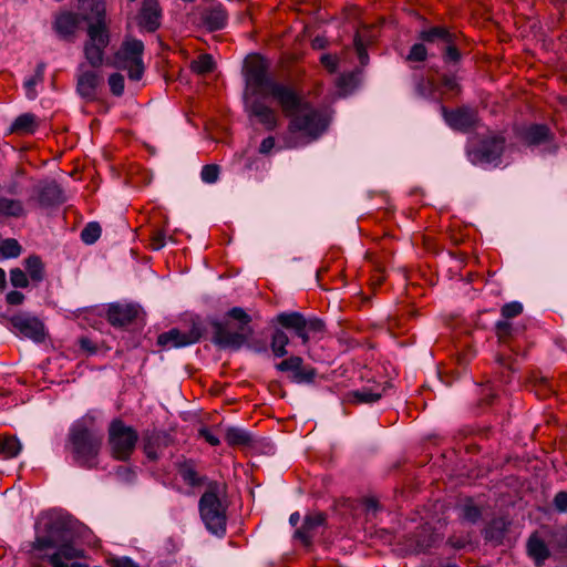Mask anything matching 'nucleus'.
Masks as SVG:
<instances>
[{"instance_id": "19", "label": "nucleus", "mask_w": 567, "mask_h": 567, "mask_svg": "<svg viewBox=\"0 0 567 567\" xmlns=\"http://www.w3.org/2000/svg\"><path fill=\"white\" fill-rule=\"evenodd\" d=\"M326 515L323 513H311L305 517L303 524L295 532V537L305 546H310L312 538L318 534L319 528L326 524Z\"/></svg>"}, {"instance_id": "35", "label": "nucleus", "mask_w": 567, "mask_h": 567, "mask_svg": "<svg viewBox=\"0 0 567 567\" xmlns=\"http://www.w3.org/2000/svg\"><path fill=\"white\" fill-rule=\"evenodd\" d=\"M22 449L20 441L16 436L0 437V454L4 458L17 456Z\"/></svg>"}, {"instance_id": "55", "label": "nucleus", "mask_w": 567, "mask_h": 567, "mask_svg": "<svg viewBox=\"0 0 567 567\" xmlns=\"http://www.w3.org/2000/svg\"><path fill=\"white\" fill-rule=\"evenodd\" d=\"M42 81L43 80H37V75H33L32 78H30L29 80L25 81L24 86L28 91L27 94H28L29 99L35 97L34 86Z\"/></svg>"}, {"instance_id": "10", "label": "nucleus", "mask_w": 567, "mask_h": 567, "mask_svg": "<svg viewBox=\"0 0 567 567\" xmlns=\"http://www.w3.org/2000/svg\"><path fill=\"white\" fill-rule=\"evenodd\" d=\"M89 40L84 44L85 59L92 68H99L103 63L104 50L109 45V30H100L99 27L87 28Z\"/></svg>"}, {"instance_id": "54", "label": "nucleus", "mask_w": 567, "mask_h": 567, "mask_svg": "<svg viewBox=\"0 0 567 567\" xmlns=\"http://www.w3.org/2000/svg\"><path fill=\"white\" fill-rule=\"evenodd\" d=\"M6 300L9 305L18 306L24 300V295L20 291L13 290L7 293Z\"/></svg>"}, {"instance_id": "60", "label": "nucleus", "mask_w": 567, "mask_h": 567, "mask_svg": "<svg viewBox=\"0 0 567 567\" xmlns=\"http://www.w3.org/2000/svg\"><path fill=\"white\" fill-rule=\"evenodd\" d=\"M321 63L329 69L331 72H333L337 68V60L330 54H324L321 56Z\"/></svg>"}, {"instance_id": "17", "label": "nucleus", "mask_w": 567, "mask_h": 567, "mask_svg": "<svg viewBox=\"0 0 567 567\" xmlns=\"http://www.w3.org/2000/svg\"><path fill=\"white\" fill-rule=\"evenodd\" d=\"M140 313L135 303H111L107 309V320L113 327H125L132 323Z\"/></svg>"}, {"instance_id": "44", "label": "nucleus", "mask_w": 567, "mask_h": 567, "mask_svg": "<svg viewBox=\"0 0 567 567\" xmlns=\"http://www.w3.org/2000/svg\"><path fill=\"white\" fill-rule=\"evenodd\" d=\"M427 56V50L424 45V42L422 43H415L411 47L410 52L406 56L408 61L411 62H423L426 60Z\"/></svg>"}, {"instance_id": "31", "label": "nucleus", "mask_w": 567, "mask_h": 567, "mask_svg": "<svg viewBox=\"0 0 567 567\" xmlns=\"http://www.w3.org/2000/svg\"><path fill=\"white\" fill-rule=\"evenodd\" d=\"M225 440L230 446L248 447L254 444V437L240 427H228Z\"/></svg>"}, {"instance_id": "26", "label": "nucleus", "mask_w": 567, "mask_h": 567, "mask_svg": "<svg viewBox=\"0 0 567 567\" xmlns=\"http://www.w3.org/2000/svg\"><path fill=\"white\" fill-rule=\"evenodd\" d=\"M526 549L528 556L535 561L537 567L543 566L545 560L550 556L548 546L536 533L529 536Z\"/></svg>"}, {"instance_id": "34", "label": "nucleus", "mask_w": 567, "mask_h": 567, "mask_svg": "<svg viewBox=\"0 0 567 567\" xmlns=\"http://www.w3.org/2000/svg\"><path fill=\"white\" fill-rule=\"evenodd\" d=\"M25 270L33 282H40L44 279V265L40 257L32 255L24 260Z\"/></svg>"}, {"instance_id": "38", "label": "nucleus", "mask_w": 567, "mask_h": 567, "mask_svg": "<svg viewBox=\"0 0 567 567\" xmlns=\"http://www.w3.org/2000/svg\"><path fill=\"white\" fill-rule=\"evenodd\" d=\"M414 87L419 96L430 99L435 92L434 81L422 75L414 78Z\"/></svg>"}, {"instance_id": "2", "label": "nucleus", "mask_w": 567, "mask_h": 567, "mask_svg": "<svg viewBox=\"0 0 567 567\" xmlns=\"http://www.w3.org/2000/svg\"><path fill=\"white\" fill-rule=\"evenodd\" d=\"M279 102L284 115L289 118V133H299L309 141L317 140L329 126L323 112L300 97L292 89Z\"/></svg>"}, {"instance_id": "61", "label": "nucleus", "mask_w": 567, "mask_h": 567, "mask_svg": "<svg viewBox=\"0 0 567 567\" xmlns=\"http://www.w3.org/2000/svg\"><path fill=\"white\" fill-rule=\"evenodd\" d=\"M80 347L83 350L89 351L90 353H94L96 351V347L93 344V342L89 338H81L79 340Z\"/></svg>"}, {"instance_id": "49", "label": "nucleus", "mask_w": 567, "mask_h": 567, "mask_svg": "<svg viewBox=\"0 0 567 567\" xmlns=\"http://www.w3.org/2000/svg\"><path fill=\"white\" fill-rule=\"evenodd\" d=\"M463 517L472 523H475L481 517V511L473 504H467L463 507Z\"/></svg>"}, {"instance_id": "29", "label": "nucleus", "mask_w": 567, "mask_h": 567, "mask_svg": "<svg viewBox=\"0 0 567 567\" xmlns=\"http://www.w3.org/2000/svg\"><path fill=\"white\" fill-rule=\"evenodd\" d=\"M507 530L508 523L504 518H495L484 529V538L494 545H501Z\"/></svg>"}, {"instance_id": "22", "label": "nucleus", "mask_w": 567, "mask_h": 567, "mask_svg": "<svg viewBox=\"0 0 567 567\" xmlns=\"http://www.w3.org/2000/svg\"><path fill=\"white\" fill-rule=\"evenodd\" d=\"M419 39L424 43H435L443 48L451 41H457L455 33H452L447 28L442 25L431 27L424 29L419 33Z\"/></svg>"}, {"instance_id": "23", "label": "nucleus", "mask_w": 567, "mask_h": 567, "mask_svg": "<svg viewBox=\"0 0 567 567\" xmlns=\"http://www.w3.org/2000/svg\"><path fill=\"white\" fill-rule=\"evenodd\" d=\"M161 11L157 0H144L140 13V25L148 32H154L159 27Z\"/></svg>"}, {"instance_id": "59", "label": "nucleus", "mask_w": 567, "mask_h": 567, "mask_svg": "<svg viewBox=\"0 0 567 567\" xmlns=\"http://www.w3.org/2000/svg\"><path fill=\"white\" fill-rule=\"evenodd\" d=\"M114 567H138L136 563L127 557L112 559Z\"/></svg>"}, {"instance_id": "64", "label": "nucleus", "mask_w": 567, "mask_h": 567, "mask_svg": "<svg viewBox=\"0 0 567 567\" xmlns=\"http://www.w3.org/2000/svg\"><path fill=\"white\" fill-rule=\"evenodd\" d=\"M326 45H327V40L322 37H316L312 40V47L315 49H323V48H326Z\"/></svg>"}, {"instance_id": "12", "label": "nucleus", "mask_w": 567, "mask_h": 567, "mask_svg": "<svg viewBox=\"0 0 567 567\" xmlns=\"http://www.w3.org/2000/svg\"><path fill=\"white\" fill-rule=\"evenodd\" d=\"M245 111L248 117H256L268 131H274L278 125V116L274 109L266 105L260 99L244 93Z\"/></svg>"}, {"instance_id": "57", "label": "nucleus", "mask_w": 567, "mask_h": 567, "mask_svg": "<svg viewBox=\"0 0 567 567\" xmlns=\"http://www.w3.org/2000/svg\"><path fill=\"white\" fill-rule=\"evenodd\" d=\"M199 435L213 446H216L220 443L219 439L215 436L208 429H200Z\"/></svg>"}, {"instance_id": "16", "label": "nucleus", "mask_w": 567, "mask_h": 567, "mask_svg": "<svg viewBox=\"0 0 567 567\" xmlns=\"http://www.w3.org/2000/svg\"><path fill=\"white\" fill-rule=\"evenodd\" d=\"M81 19L89 23L87 28L99 27L100 30H107L106 8L103 0H81Z\"/></svg>"}, {"instance_id": "14", "label": "nucleus", "mask_w": 567, "mask_h": 567, "mask_svg": "<svg viewBox=\"0 0 567 567\" xmlns=\"http://www.w3.org/2000/svg\"><path fill=\"white\" fill-rule=\"evenodd\" d=\"M10 323L22 336L34 342L40 343L45 340L44 324L37 317L23 313L16 315L10 318Z\"/></svg>"}, {"instance_id": "53", "label": "nucleus", "mask_w": 567, "mask_h": 567, "mask_svg": "<svg viewBox=\"0 0 567 567\" xmlns=\"http://www.w3.org/2000/svg\"><path fill=\"white\" fill-rule=\"evenodd\" d=\"M512 332V324L507 321H498L496 323V333L497 337L503 340L505 337L509 336Z\"/></svg>"}, {"instance_id": "56", "label": "nucleus", "mask_w": 567, "mask_h": 567, "mask_svg": "<svg viewBox=\"0 0 567 567\" xmlns=\"http://www.w3.org/2000/svg\"><path fill=\"white\" fill-rule=\"evenodd\" d=\"M275 146V138L272 136H268L266 138L262 140V142L260 143V146H259V153L260 154H269L271 152V150L274 148Z\"/></svg>"}, {"instance_id": "8", "label": "nucleus", "mask_w": 567, "mask_h": 567, "mask_svg": "<svg viewBox=\"0 0 567 567\" xmlns=\"http://www.w3.org/2000/svg\"><path fill=\"white\" fill-rule=\"evenodd\" d=\"M144 44L136 39L125 40L114 54L112 65L116 69L127 70L128 79L140 81L144 73L142 54Z\"/></svg>"}, {"instance_id": "43", "label": "nucleus", "mask_w": 567, "mask_h": 567, "mask_svg": "<svg viewBox=\"0 0 567 567\" xmlns=\"http://www.w3.org/2000/svg\"><path fill=\"white\" fill-rule=\"evenodd\" d=\"M443 60L446 63H458L461 60V52L456 48V41H451L446 43L443 48Z\"/></svg>"}, {"instance_id": "21", "label": "nucleus", "mask_w": 567, "mask_h": 567, "mask_svg": "<svg viewBox=\"0 0 567 567\" xmlns=\"http://www.w3.org/2000/svg\"><path fill=\"white\" fill-rule=\"evenodd\" d=\"M38 202L42 207L58 206L64 202L63 190L55 182H45L37 186Z\"/></svg>"}, {"instance_id": "24", "label": "nucleus", "mask_w": 567, "mask_h": 567, "mask_svg": "<svg viewBox=\"0 0 567 567\" xmlns=\"http://www.w3.org/2000/svg\"><path fill=\"white\" fill-rule=\"evenodd\" d=\"M520 138L527 145L537 146L551 141L553 134L547 125L534 124L522 131Z\"/></svg>"}, {"instance_id": "52", "label": "nucleus", "mask_w": 567, "mask_h": 567, "mask_svg": "<svg viewBox=\"0 0 567 567\" xmlns=\"http://www.w3.org/2000/svg\"><path fill=\"white\" fill-rule=\"evenodd\" d=\"M442 84L449 91H453L456 93H458L461 91V86L457 83V80L454 75L443 74L442 75Z\"/></svg>"}, {"instance_id": "32", "label": "nucleus", "mask_w": 567, "mask_h": 567, "mask_svg": "<svg viewBox=\"0 0 567 567\" xmlns=\"http://www.w3.org/2000/svg\"><path fill=\"white\" fill-rule=\"evenodd\" d=\"M63 527L62 522L56 520L50 525L49 535L48 536H38L32 543V548L35 550H44L48 548H53L59 545V539L55 538L54 533L60 530Z\"/></svg>"}, {"instance_id": "11", "label": "nucleus", "mask_w": 567, "mask_h": 567, "mask_svg": "<svg viewBox=\"0 0 567 567\" xmlns=\"http://www.w3.org/2000/svg\"><path fill=\"white\" fill-rule=\"evenodd\" d=\"M205 329L199 322L194 321L188 332H182L174 328L167 332L161 333L157 338V343L164 348H179L186 347L199 341L203 337Z\"/></svg>"}, {"instance_id": "33", "label": "nucleus", "mask_w": 567, "mask_h": 567, "mask_svg": "<svg viewBox=\"0 0 567 567\" xmlns=\"http://www.w3.org/2000/svg\"><path fill=\"white\" fill-rule=\"evenodd\" d=\"M38 127L35 115L31 113H24L16 118L11 126V132L20 134L33 133Z\"/></svg>"}, {"instance_id": "36", "label": "nucleus", "mask_w": 567, "mask_h": 567, "mask_svg": "<svg viewBox=\"0 0 567 567\" xmlns=\"http://www.w3.org/2000/svg\"><path fill=\"white\" fill-rule=\"evenodd\" d=\"M382 392L367 388L350 392L348 394L349 401L353 403H372L380 400Z\"/></svg>"}, {"instance_id": "51", "label": "nucleus", "mask_w": 567, "mask_h": 567, "mask_svg": "<svg viewBox=\"0 0 567 567\" xmlns=\"http://www.w3.org/2000/svg\"><path fill=\"white\" fill-rule=\"evenodd\" d=\"M553 504L557 512L566 513L567 512V492H565V491L558 492L554 497Z\"/></svg>"}, {"instance_id": "13", "label": "nucleus", "mask_w": 567, "mask_h": 567, "mask_svg": "<svg viewBox=\"0 0 567 567\" xmlns=\"http://www.w3.org/2000/svg\"><path fill=\"white\" fill-rule=\"evenodd\" d=\"M442 115L450 127L460 132H468L474 128L478 122L477 112L468 106H461L450 111L441 106Z\"/></svg>"}, {"instance_id": "9", "label": "nucleus", "mask_w": 567, "mask_h": 567, "mask_svg": "<svg viewBox=\"0 0 567 567\" xmlns=\"http://www.w3.org/2000/svg\"><path fill=\"white\" fill-rule=\"evenodd\" d=\"M505 138L501 135H492L483 138L480 144L468 151L470 161L473 164L492 163L503 154Z\"/></svg>"}, {"instance_id": "41", "label": "nucleus", "mask_w": 567, "mask_h": 567, "mask_svg": "<svg viewBox=\"0 0 567 567\" xmlns=\"http://www.w3.org/2000/svg\"><path fill=\"white\" fill-rule=\"evenodd\" d=\"M102 228L100 224L96 221H91L81 231V239L85 244L92 245L100 238Z\"/></svg>"}, {"instance_id": "50", "label": "nucleus", "mask_w": 567, "mask_h": 567, "mask_svg": "<svg viewBox=\"0 0 567 567\" xmlns=\"http://www.w3.org/2000/svg\"><path fill=\"white\" fill-rule=\"evenodd\" d=\"M354 47L358 52V56L360 59L361 64L365 65L368 63L369 58L360 33H357L354 37Z\"/></svg>"}, {"instance_id": "1", "label": "nucleus", "mask_w": 567, "mask_h": 567, "mask_svg": "<svg viewBox=\"0 0 567 567\" xmlns=\"http://www.w3.org/2000/svg\"><path fill=\"white\" fill-rule=\"evenodd\" d=\"M275 321L281 327L276 328L271 333L270 349L276 358H284L288 354L287 346L290 340L284 329L291 331L307 347L311 339H321L326 333V323L316 317L306 318L301 312H280Z\"/></svg>"}, {"instance_id": "58", "label": "nucleus", "mask_w": 567, "mask_h": 567, "mask_svg": "<svg viewBox=\"0 0 567 567\" xmlns=\"http://www.w3.org/2000/svg\"><path fill=\"white\" fill-rule=\"evenodd\" d=\"M165 244V235L163 231L158 230L154 234L152 237V246L153 249L158 250L161 249Z\"/></svg>"}, {"instance_id": "15", "label": "nucleus", "mask_w": 567, "mask_h": 567, "mask_svg": "<svg viewBox=\"0 0 567 567\" xmlns=\"http://www.w3.org/2000/svg\"><path fill=\"white\" fill-rule=\"evenodd\" d=\"M303 360L298 355H290L276 364V369L281 372H291L290 377L292 382L296 383H312L317 377V370L311 367L305 368Z\"/></svg>"}, {"instance_id": "7", "label": "nucleus", "mask_w": 567, "mask_h": 567, "mask_svg": "<svg viewBox=\"0 0 567 567\" xmlns=\"http://www.w3.org/2000/svg\"><path fill=\"white\" fill-rule=\"evenodd\" d=\"M137 432L121 420H113L109 427L111 455L117 461H127L135 450Z\"/></svg>"}, {"instance_id": "30", "label": "nucleus", "mask_w": 567, "mask_h": 567, "mask_svg": "<svg viewBox=\"0 0 567 567\" xmlns=\"http://www.w3.org/2000/svg\"><path fill=\"white\" fill-rule=\"evenodd\" d=\"M24 215L25 209L21 200L0 196V219L20 218Z\"/></svg>"}, {"instance_id": "18", "label": "nucleus", "mask_w": 567, "mask_h": 567, "mask_svg": "<svg viewBox=\"0 0 567 567\" xmlns=\"http://www.w3.org/2000/svg\"><path fill=\"white\" fill-rule=\"evenodd\" d=\"M80 71L76 90L82 97L93 101L96 99L97 89L103 83V76L95 70H84L83 65Z\"/></svg>"}, {"instance_id": "47", "label": "nucleus", "mask_w": 567, "mask_h": 567, "mask_svg": "<svg viewBox=\"0 0 567 567\" xmlns=\"http://www.w3.org/2000/svg\"><path fill=\"white\" fill-rule=\"evenodd\" d=\"M109 85L114 95L121 96L124 92V76L120 73L111 74L109 78Z\"/></svg>"}, {"instance_id": "62", "label": "nucleus", "mask_w": 567, "mask_h": 567, "mask_svg": "<svg viewBox=\"0 0 567 567\" xmlns=\"http://www.w3.org/2000/svg\"><path fill=\"white\" fill-rule=\"evenodd\" d=\"M248 348L252 349L255 352H266L267 344L264 341H254L251 343L247 342Z\"/></svg>"}, {"instance_id": "5", "label": "nucleus", "mask_w": 567, "mask_h": 567, "mask_svg": "<svg viewBox=\"0 0 567 567\" xmlns=\"http://www.w3.org/2000/svg\"><path fill=\"white\" fill-rule=\"evenodd\" d=\"M290 90L289 86L277 83L268 75L267 65L261 58H252L249 61L246 70L245 91L249 96L271 95L279 103Z\"/></svg>"}, {"instance_id": "20", "label": "nucleus", "mask_w": 567, "mask_h": 567, "mask_svg": "<svg viewBox=\"0 0 567 567\" xmlns=\"http://www.w3.org/2000/svg\"><path fill=\"white\" fill-rule=\"evenodd\" d=\"M171 442V436L162 431H146L143 434V449L151 461L157 460V451L168 446Z\"/></svg>"}, {"instance_id": "40", "label": "nucleus", "mask_w": 567, "mask_h": 567, "mask_svg": "<svg viewBox=\"0 0 567 567\" xmlns=\"http://www.w3.org/2000/svg\"><path fill=\"white\" fill-rule=\"evenodd\" d=\"M190 68L198 74H206L214 70L215 62L209 54H202L197 60L193 61Z\"/></svg>"}, {"instance_id": "37", "label": "nucleus", "mask_w": 567, "mask_h": 567, "mask_svg": "<svg viewBox=\"0 0 567 567\" xmlns=\"http://www.w3.org/2000/svg\"><path fill=\"white\" fill-rule=\"evenodd\" d=\"M415 550L425 551L430 547L434 545L437 539V536L431 532V528L427 526L422 527L417 534L415 535Z\"/></svg>"}, {"instance_id": "27", "label": "nucleus", "mask_w": 567, "mask_h": 567, "mask_svg": "<svg viewBox=\"0 0 567 567\" xmlns=\"http://www.w3.org/2000/svg\"><path fill=\"white\" fill-rule=\"evenodd\" d=\"M227 12L226 10L220 6H212L207 8L203 14H202V21L203 24L209 30V31H216L220 30L225 27L227 21Z\"/></svg>"}, {"instance_id": "63", "label": "nucleus", "mask_w": 567, "mask_h": 567, "mask_svg": "<svg viewBox=\"0 0 567 567\" xmlns=\"http://www.w3.org/2000/svg\"><path fill=\"white\" fill-rule=\"evenodd\" d=\"M364 505H365V508L367 511H373V512H377L378 511V501L374 499V498H367L364 501Z\"/></svg>"}, {"instance_id": "3", "label": "nucleus", "mask_w": 567, "mask_h": 567, "mask_svg": "<svg viewBox=\"0 0 567 567\" xmlns=\"http://www.w3.org/2000/svg\"><path fill=\"white\" fill-rule=\"evenodd\" d=\"M103 444V433L94 425V419L75 422L68 434L66 450L81 467L94 468Z\"/></svg>"}, {"instance_id": "45", "label": "nucleus", "mask_w": 567, "mask_h": 567, "mask_svg": "<svg viewBox=\"0 0 567 567\" xmlns=\"http://www.w3.org/2000/svg\"><path fill=\"white\" fill-rule=\"evenodd\" d=\"M10 281L16 288H27L29 286V279L23 270L20 268H13L10 271Z\"/></svg>"}, {"instance_id": "6", "label": "nucleus", "mask_w": 567, "mask_h": 567, "mask_svg": "<svg viewBox=\"0 0 567 567\" xmlns=\"http://www.w3.org/2000/svg\"><path fill=\"white\" fill-rule=\"evenodd\" d=\"M220 484L210 482L199 498L200 517L208 530L221 535L226 530V506L219 498Z\"/></svg>"}, {"instance_id": "28", "label": "nucleus", "mask_w": 567, "mask_h": 567, "mask_svg": "<svg viewBox=\"0 0 567 567\" xmlns=\"http://www.w3.org/2000/svg\"><path fill=\"white\" fill-rule=\"evenodd\" d=\"M58 550L49 557V561L53 567H66L65 560H72L82 556L83 550L76 548L70 543H63L56 546Z\"/></svg>"}, {"instance_id": "25", "label": "nucleus", "mask_w": 567, "mask_h": 567, "mask_svg": "<svg viewBox=\"0 0 567 567\" xmlns=\"http://www.w3.org/2000/svg\"><path fill=\"white\" fill-rule=\"evenodd\" d=\"M81 20L79 14L66 11L56 16L53 27L61 38L68 39L75 33Z\"/></svg>"}, {"instance_id": "46", "label": "nucleus", "mask_w": 567, "mask_h": 567, "mask_svg": "<svg viewBox=\"0 0 567 567\" xmlns=\"http://www.w3.org/2000/svg\"><path fill=\"white\" fill-rule=\"evenodd\" d=\"M219 176V166L216 164L205 165L202 168L200 177L205 183L213 184L217 182Z\"/></svg>"}, {"instance_id": "39", "label": "nucleus", "mask_w": 567, "mask_h": 567, "mask_svg": "<svg viewBox=\"0 0 567 567\" xmlns=\"http://www.w3.org/2000/svg\"><path fill=\"white\" fill-rule=\"evenodd\" d=\"M178 472L182 478L192 486H198L203 483V478L198 476L194 465L190 462L181 464Z\"/></svg>"}, {"instance_id": "4", "label": "nucleus", "mask_w": 567, "mask_h": 567, "mask_svg": "<svg viewBox=\"0 0 567 567\" xmlns=\"http://www.w3.org/2000/svg\"><path fill=\"white\" fill-rule=\"evenodd\" d=\"M250 322L251 317L240 307L228 310L223 321L209 320L214 330L213 343L220 349L239 350L254 333Z\"/></svg>"}, {"instance_id": "48", "label": "nucleus", "mask_w": 567, "mask_h": 567, "mask_svg": "<svg viewBox=\"0 0 567 567\" xmlns=\"http://www.w3.org/2000/svg\"><path fill=\"white\" fill-rule=\"evenodd\" d=\"M523 311L522 303L513 301L502 307V316L506 319L515 318Z\"/></svg>"}, {"instance_id": "42", "label": "nucleus", "mask_w": 567, "mask_h": 567, "mask_svg": "<svg viewBox=\"0 0 567 567\" xmlns=\"http://www.w3.org/2000/svg\"><path fill=\"white\" fill-rule=\"evenodd\" d=\"M0 252L6 258H16L21 254V246L17 239L8 238L0 243Z\"/></svg>"}]
</instances>
